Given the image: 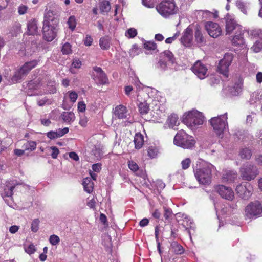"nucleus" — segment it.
<instances>
[{
	"label": "nucleus",
	"mask_w": 262,
	"mask_h": 262,
	"mask_svg": "<svg viewBox=\"0 0 262 262\" xmlns=\"http://www.w3.org/2000/svg\"><path fill=\"white\" fill-rule=\"evenodd\" d=\"M184 221H186L187 223H190V226L189 225V224H187V227H186V229L188 230V232L190 235V238H191V230L192 228V221H191L190 218H189V217H185V220H184Z\"/></svg>",
	"instance_id": "nucleus-59"
},
{
	"label": "nucleus",
	"mask_w": 262,
	"mask_h": 262,
	"mask_svg": "<svg viewBox=\"0 0 262 262\" xmlns=\"http://www.w3.org/2000/svg\"><path fill=\"white\" fill-rule=\"evenodd\" d=\"M194 36L195 38V41L197 42L198 45L200 46L205 45L206 42V39L205 38L202 33V32L201 31L200 28H196Z\"/></svg>",
	"instance_id": "nucleus-28"
},
{
	"label": "nucleus",
	"mask_w": 262,
	"mask_h": 262,
	"mask_svg": "<svg viewBox=\"0 0 262 262\" xmlns=\"http://www.w3.org/2000/svg\"><path fill=\"white\" fill-rule=\"evenodd\" d=\"M69 132L68 127H64V128H59L56 130L48 131L46 133L47 137L50 139H56V138L61 137L64 135L68 134Z\"/></svg>",
	"instance_id": "nucleus-24"
},
{
	"label": "nucleus",
	"mask_w": 262,
	"mask_h": 262,
	"mask_svg": "<svg viewBox=\"0 0 262 262\" xmlns=\"http://www.w3.org/2000/svg\"><path fill=\"white\" fill-rule=\"evenodd\" d=\"M61 118L66 123H72L75 120V115L72 112H64L61 114Z\"/></svg>",
	"instance_id": "nucleus-34"
},
{
	"label": "nucleus",
	"mask_w": 262,
	"mask_h": 262,
	"mask_svg": "<svg viewBox=\"0 0 262 262\" xmlns=\"http://www.w3.org/2000/svg\"><path fill=\"white\" fill-rule=\"evenodd\" d=\"M56 13L53 9L46 8L43 16V21L48 23L54 24L58 26L59 20L56 17Z\"/></svg>",
	"instance_id": "nucleus-21"
},
{
	"label": "nucleus",
	"mask_w": 262,
	"mask_h": 262,
	"mask_svg": "<svg viewBox=\"0 0 262 262\" xmlns=\"http://www.w3.org/2000/svg\"><path fill=\"white\" fill-rule=\"evenodd\" d=\"M134 142L136 148L139 149V148H142L144 143V136L141 133L136 134L134 137Z\"/></svg>",
	"instance_id": "nucleus-31"
},
{
	"label": "nucleus",
	"mask_w": 262,
	"mask_h": 262,
	"mask_svg": "<svg viewBox=\"0 0 262 262\" xmlns=\"http://www.w3.org/2000/svg\"><path fill=\"white\" fill-rule=\"evenodd\" d=\"M260 100H262V93H259V92H256L251 95V103H253V102L257 103Z\"/></svg>",
	"instance_id": "nucleus-50"
},
{
	"label": "nucleus",
	"mask_w": 262,
	"mask_h": 262,
	"mask_svg": "<svg viewBox=\"0 0 262 262\" xmlns=\"http://www.w3.org/2000/svg\"><path fill=\"white\" fill-rule=\"evenodd\" d=\"M67 24L70 29L72 31H74L75 29L77 23L76 18L74 15H71L68 19Z\"/></svg>",
	"instance_id": "nucleus-40"
},
{
	"label": "nucleus",
	"mask_w": 262,
	"mask_h": 262,
	"mask_svg": "<svg viewBox=\"0 0 262 262\" xmlns=\"http://www.w3.org/2000/svg\"><path fill=\"white\" fill-rule=\"evenodd\" d=\"M26 252L28 253L29 254H32L36 251V249L35 248V246L33 244H30L27 247L25 248Z\"/></svg>",
	"instance_id": "nucleus-58"
},
{
	"label": "nucleus",
	"mask_w": 262,
	"mask_h": 262,
	"mask_svg": "<svg viewBox=\"0 0 262 262\" xmlns=\"http://www.w3.org/2000/svg\"><path fill=\"white\" fill-rule=\"evenodd\" d=\"M192 39V30L190 28L188 27L183 33V35L181 38V42L186 47H188V46L191 45Z\"/></svg>",
	"instance_id": "nucleus-23"
},
{
	"label": "nucleus",
	"mask_w": 262,
	"mask_h": 262,
	"mask_svg": "<svg viewBox=\"0 0 262 262\" xmlns=\"http://www.w3.org/2000/svg\"><path fill=\"white\" fill-rule=\"evenodd\" d=\"M157 1H158V0H142V4L144 6L148 8L154 7Z\"/></svg>",
	"instance_id": "nucleus-54"
},
{
	"label": "nucleus",
	"mask_w": 262,
	"mask_h": 262,
	"mask_svg": "<svg viewBox=\"0 0 262 262\" xmlns=\"http://www.w3.org/2000/svg\"><path fill=\"white\" fill-rule=\"evenodd\" d=\"M156 8L162 17L167 18L179 12V8L174 0H163Z\"/></svg>",
	"instance_id": "nucleus-5"
},
{
	"label": "nucleus",
	"mask_w": 262,
	"mask_h": 262,
	"mask_svg": "<svg viewBox=\"0 0 262 262\" xmlns=\"http://www.w3.org/2000/svg\"><path fill=\"white\" fill-rule=\"evenodd\" d=\"M52 101L47 97H43L42 99H37V103L39 106H43L45 104H51Z\"/></svg>",
	"instance_id": "nucleus-51"
},
{
	"label": "nucleus",
	"mask_w": 262,
	"mask_h": 262,
	"mask_svg": "<svg viewBox=\"0 0 262 262\" xmlns=\"http://www.w3.org/2000/svg\"><path fill=\"white\" fill-rule=\"evenodd\" d=\"M245 214L248 218L262 215V204L258 201L250 203L245 208Z\"/></svg>",
	"instance_id": "nucleus-13"
},
{
	"label": "nucleus",
	"mask_w": 262,
	"mask_h": 262,
	"mask_svg": "<svg viewBox=\"0 0 262 262\" xmlns=\"http://www.w3.org/2000/svg\"><path fill=\"white\" fill-rule=\"evenodd\" d=\"M79 124L82 126H86L88 123V119L85 115H81L80 117Z\"/></svg>",
	"instance_id": "nucleus-62"
},
{
	"label": "nucleus",
	"mask_w": 262,
	"mask_h": 262,
	"mask_svg": "<svg viewBox=\"0 0 262 262\" xmlns=\"http://www.w3.org/2000/svg\"><path fill=\"white\" fill-rule=\"evenodd\" d=\"M40 61V59L38 58L37 60H33L25 63L21 68L15 71V74L12 77V80L14 82H17V81H20L23 77L28 74L31 69L36 67Z\"/></svg>",
	"instance_id": "nucleus-7"
},
{
	"label": "nucleus",
	"mask_w": 262,
	"mask_h": 262,
	"mask_svg": "<svg viewBox=\"0 0 262 262\" xmlns=\"http://www.w3.org/2000/svg\"><path fill=\"white\" fill-rule=\"evenodd\" d=\"M204 119L202 112L192 110L183 116V122L188 127L194 130L203 124Z\"/></svg>",
	"instance_id": "nucleus-3"
},
{
	"label": "nucleus",
	"mask_w": 262,
	"mask_h": 262,
	"mask_svg": "<svg viewBox=\"0 0 262 262\" xmlns=\"http://www.w3.org/2000/svg\"><path fill=\"white\" fill-rule=\"evenodd\" d=\"M215 168L212 164L202 162L199 167L193 168L194 176L202 184H209L211 182L212 172Z\"/></svg>",
	"instance_id": "nucleus-2"
},
{
	"label": "nucleus",
	"mask_w": 262,
	"mask_h": 262,
	"mask_svg": "<svg viewBox=\"0 0 262 262\" xmlns=\"http://www.w3.org/2000/svg\"><path fill=\"white\" fill-rule=\"evenodd\" d=\"M93 41V38L91 35H87L84 38V43L86 46H91Z\"/></svg>",
	"instance_id": "nucleus-64"
},
{
	"label": "nucleus",
	"mask_w": 262,
	"mask_h": 262,
	"mask_svg": "<svg viewBox=\"0 0 262 262\" xmlns=\"http://www.w3.org/2000/svg\"><path fill=\"white\" fill-rule=\"evenodd\" d=\"M82 185L85 191L88 193H92L94 189V182L92 181L91 178H85L83 180Z\"/></svg>",
	"instance_id": "nucleus-29"
},
{
	"label": "nucleus",
	"mask_w": 262,
	"mask_h": 262,
	"mask_svg": "<svg viewBox=\"0 0 262 262\" xmlns=\"http://www.w3.org/2000/svg\"><path fill=\"white\" fill-rule=\"evenodd\" d=\"M243 82L238 79L233 85L230 87V93L233 95H238L242 92Z\"/></svg>",
	"instance_id": "nucleus-27"
},
{
	"label": "nucleus",
	"mask_w": 262,
	"mask_h": 262,
	"mask_svg": "<svg viewBox=\"0 0 262 262\" xmlns=\"http://www.w3.org/2000/svg\"><path fill=\"white\" fill-rule=\"evenodd\" d=\"M49 242L52 245H56L60 242V238L58 235H51L49 237Z\"/></svg>",
	"instance_id": "nucleus-56"
},
{
	"label": "nucleus",
	"mask_w": 262,
	"mask_h": 262,
	"mask_svg": "<svg viewBox=\"0 0 262 262\" xmlns=\"http://www.w3.org/2000/svg\"><path fill=\"white\" fill-rule=\"evenodd\" d=\"M215 190L221 196L226 200H232L235 197V193L230 187L219 185L215 186Z\"/></svg>",
	"instance_id": "nucleus-19"
},
{
	"label": "nucleus",
	"mask_w": 262,
	"mask_h": 262,
	"mask_svg": "<svg viewBox=\"0 0 262 262\" xmlns=\"http://www.w3.org/2000/svg\"><path fill=\"white\" fill-rule=\"evenodd\" d=\"M226 33L227 34H235L242 32V27L241 25L236 21L233 15L227 14L226 17Z\"/></svg>",
	"instance_id": "nucleus-10"
},
{
	"label": "nucleus",
	"mask_w": 262,
	"mask_h": 262,
	"mask_svg": "<svg viewBox=\"0 0 262 262\" xmlns=\"http://www.w3.org/2000/svg\"><path fill=\"white\" fill-rule=\"evenodd\" d=\"M205 28L209 35L214 38L219 37L222 34V29L218 23L207 21Z\"/></svg>",
	"instance_id": "nucleus-18"
},
{
	"label": "nucleus",
	"mask_w": 262,
	"mask_h": 262,
	"mask_svg": "<svg viewBox=\"0 0 262 262\" xmlns=\"http://www.w3.org/2000/svg\"><path fill=\"white\" fill-rule=\"evenodd\" d=\"M36 142L32 141V140H28L24 143L22 147L24 149V151H28V150H29L30 151H34L36 148Z\"/></svg>",
	"instance_id": "nucleus-37"
},
{
	"label": "nucleus",
	"mask_w": 262,
	"mask_h": 262,
	"mask_svg": "<svg viewBox=\"0 0 262 262\" xmlns=\"http://www.w3.org/2000/svg\"><path fill=\"white\" fill-rule=\"evenodd\" d=\"M92 153L97 158V159H101L103 155L102 147H101L100 145H98V146H95L94 148L92 149Z\"/></svg>",
	"instance_id": "nucleus-39"
},
{
	"label": "nucleus",
	"mask_w": 262,
	"mask_h": 262,
	"mask_svg": "<svg viewBox=\"0 0 262 262\" xmlns=\"http://www.w3.org/2000/svg\"><path fill=\"white\" fill-rule=\"evenodd\" d=\"M18 183L16 181H10L7 182L5 187H4V191L1 193V195L5 200V202L10 207L15 208L16 204L13 201V193L14 188L18 185Z\"/></svg>",
	"instance_id": "nucleus-8"
},
{
	"label": "nucleus",
	"mask_w": 262,
	"mask_h": 262,
	"mask_svg": "<svg viewBox=\"0 0 262 262\" xmlns=\"http://www.w3.org/2000/svg\"><path fill=\"white\" fill-rule=\"evenodd\" d=\"M236 191L239 196L246 200L251 196L253 188L249 182H243L236 186Z\"/></svg>",
	"instance_id": "nucleus-16"
},
{
	"label": "nucleus",
	"mask_w": 262,
	"mask_h": 262,
	"mask_svg": "<svg viewBox=\"0 0 262 262\" xmlns=\"http://www.w3.org/2000/svg\"><path fill=\"white\" fill-rule=\"evenodd\" d=\"M233 59V54L232 53H226L224 55V58L219 63L218 71L222 74L227 75Z\"/></svg>",
	"instance_id": "nucleus-14"
},
{
	"label": "nucleus",
	"mask_w": 262,
	"mask_h": 262,
	"mask_svg": "<svg viewBox=\"0 0 262 262\" xmlns=\"http://www.w3.org/2000/svg\"><path fill=\"white\" fill-rule=\"evenodd\" d=\"M92 77L95 82L99 84H105L108 81L106 74L102 70V68H99V67H94L93 68Z\"/></svg>",
	"instance_id": "nucleus-17"
},
{
	"label": "nucleus",
	"mask_w": 262,
	"mask_h": 262,
	"mask_svg": "<svg viewBox=\"0 0 262 262\" xmlns=\"http://www.w3.org/2000/svg\"><path fill=\"white\" fill-rule=\"evenodd\" d=\"M191 160L189 158H186L182 160L181 164L183 169H187L189 167Z\"/></svg>",
	"instance_id": "nucleus-60"
},
{
	"label": "nucleus",
	"mask_w": 262,
	"mask_h": 262,
	"mask_svg": "<svg viewBox=\"0 0 262 262\" xmlns=\"http://www.w3.org/2000/svg\"><path fill=\"white\" fill-rule=\"evenodd\" d=\"M241 176L243 179L251 181L254 179L258 174V169L256 166L251 164H247L241 168Z\"/></svg>",
	"instance_id": "nucleus-15"
},
{
	"label": "nucleus",
	"mask_w": 262,
	"mask_h": 262,
	"mask_svg": "<svg viewBox=\"0 0 262 262\" xmlns=\"http://www.w3.org/2000/svg\"><path fill=\"white\" fill-rule=\"evenodd\" d=\"M247 33L251 38H258L251 47L252 50L255 53L262 50V29H254L248 30Z\"/></svg>",
	"instance_id": "nucleus-12"
},
{
	"label": "nucleus",
	"mask_w": 262,
	"mask_h": 262,
	"mask_svg": "<svg viewBox=\"0 0 262 262\" xmlns=\"http://www.w3.org/2000/svg\"><path fill=\"white\" fill-rule=\"evenodd\" d=\"M55 92H56V82L55 81H50L43 93L54 94Z\"/></svg>",
	"instance_id": "nucleus-38"
},
{
	"label": "nucleus",
	"mask_w": 262,
	"mask_h": 262,
	"mask_svg": "<svg viewBox=\"0 0 262 262\" xmlns=\"http://www.w3.org/2000/svg\"><path fill=\"white\" fill-rule=\"evenodd\" d=\"M128 166L129 168H130V169L132 170V171H137V170H138L139 168L138 164L135 163V162H134V161L133 160H130L128 161Z\"/></svg>",
	"instance_id": "nucleus-57"
},
{
	"label": "nucleus",
	"mask_w": 262,
	"mask_h": 262,
	"mask_svg": "<svg viewBox=\"0 0 262 262\" xmlns=\"http://www.w3.org/2000/svg\"><path fill=\"white\" fill-rule=\"evenodd\" d=\"M61 52L63 54H71L72 52V45L68 42H66L62 45Z\"/></svg>",
	"instance_id": "nucleus-43"
},
{
	"label": "nucleus",
	"mask_w": 262,
	"mask_h": 262,
	"mask_svg": "<svg viewBox=\"0 0 262 262\" xmlns=\"http://www.w3.org/2000/svg\"><path fill=\"white\" fill-rule=\"evenodd\" d=\"M178 119L179 117L177 115L171 114L168 117L166 121V123L164 125L165 128H170V129H178L177 126L180 123Z\"/></svg>",
	"instance_id": "nucleus-22"
},
{
	"label": "nucleus",
	"mask_w": 262,
	"mask_h": 262,
	"mask_svg": "<svg viewBox=\"0 0 262 262\" xmlns=\"http://www.w3.org/2000/svg\"><path fill=\"white\" fill-rule=\"evenodd\" d=\"M239 155L242 159H250L252 156V151L248 148H244L240 151Z\"/></svg>",
	"instance_id": "nucleus-42"
},
{
	"label": "nucleus",
	"mask_w": 262,
	"mask_h": 262,
	"mask_svg": "<svg viewBox=\"0 0 262 262\" xmlns=\"http://www.w3.org/2000/svg\"><path fill=\"white\" fill-rule=\"evenodd\" d=\"M158 155V150L155 146H149L148 149V155L150 158H156Z\"/></svg>",
	"instance_id": "nucleus-48"
},
{
	"label": "nucleus",
	"mask_w": 262,
	"mask_h": 262,
	"mask_svg": "<svg viewBox=\"0 0 262 262\" xmlns=\"http://www.w3.org/2000/svg\"><path fill=\"white\" fill-rule=\"evenodd\" d=\"M78 96L77 93L75 91H69L65 95V97H68L72 103H75L76 101Z\"/></svg>",
	"instance_id": "nucleus-46"
},
{
	"label": "nucleus",
	"mask_w": 262,
	"mask_h": 262,
	"mask_svg": "<svg viewBox=\"0 0 262 262\" xmlns=\"http://www.w3.org/2000/svg\"><path fill=\"white\" fill-rule=\"evenodd\" d=\"M235 5L237 9H239L241 12L245 14H248V4L247 2H245V1L242 0H236Z\"/></svg>",
	"instance_id": "nucleus-32"
},
{
	"label": "nucleus",
	"mask_w": 262,
	"mask_h": 262,
	"mask_svg": "<svg viewBox=\"0 0 262 262\" xmlns=\"http://www.w3.org/2000/svg\"><path fill=\"white\" fill-rule=\"evenodd\" d=\"M137 29H135V28H130L126 31L125 35L126 37H128V38H134V37L137 36Z\"/></svg>",
	"instance_id": "nucleus-44"
},
{
	"label": "nucleus",
	"mask_w": 262,
	"mask_h": 262,
	"mask_svg": "<svg viewBox=\"0 0 262 262\" xmlns=\"http://www.w3.org/2000/svg\"><path fill=\"white\" fill-rule=\"evenodd\" d=\"M127 112V111L125 106L122 105V104H119L116 106L114 111L116 117L120 119L125 118V117H126Z\"/></svg>",
	"instance_id": "nucleus-26"
},
{
	"label": "nucleus",
	"mask_w": 262,
	"mask_h": 262,
	"mask_svg": "<svg viewBox=\"0 0 262 262\" xmlns=\"http://www.w3.org/2000/svg\"><path fill=\"white\" fill-rule=\"evenodd\" d=\"M176 66L175 59L170 51H165L162 54L161 59L159 62V67L162 69L174 68Z\"/></svg>",
	"instance_id": "nucleus-11"
},
{
	"label": "nucleus",
	"mask_w": 262,
	"mask_h": 262,
	"mask_svg": "<svg viewBox=\"0 0 262 262\" xmlns=\"http://www.w3.org/2000/svg\"><path fill=\"white\" fill-rule=\"evenodd\" d=\"M242 32L236 33L232 39V42L233 45L243 47L245 45V41L243 37L242 36Z\"/></svg>",
	"instance_id": "nucleus-33"
},
{
	"label": "nucleus",
	"mask_w": 262,
	"mask_h": 262,
	"mask_svg": "<svg viewBox=\"0 0 262 262\" xmlns=\"http://www.w3.org/2000/svg\"><path fill=\"white\" fill-rule=\"evenodd\" d=\"M237 178V172L235 171H226L223 173V181L232 182Z\"/></svg>",
	"instance_id": "nucleus-30"
},
{
	"label": "nucleus",
	"mask_w": 262,
	"mask_h": 262,
	"mask_svg": "<svg viewBox=\"0 0 262 262\" xmlns=\"http://www.w3.org/2000/svg\"><path fill=\"white\" fill-rule=\"evenodd\" d=\"M111 9V5L109 1H103L100 4V10L101 12H108Z\"/></svg>",
	"instance_id": "nucleus-41"
},
{
	"label": "nucleus",
	"mask_w": 262,
	"mask_h": 262,
	"mask_svg": "<svg viewBox=\"0 0 262 262\" xmlns=\"http://www.w3.org/2000/svg\"><path fill=\"white\" fill-rule=\"evenodd\" d=\"M191 70L194 74L196 75L201 79L205 78L207 75L208 69L207 67L203 64L200 60L195 62L191 67Z\"/></svg>",
	"instance_id": "nucleus-20"
},
{
	"label": "nucleus",
	"mask_w": 262,
	"mask_h": 262,
	"mask_svg": "<svg viewBox=\"0 0 262 262\" xmlns=\"http://www.w3.org/2000/svg\"><path fill=\"white\" fill-rule=\"evenodd\" d=\"M227 119V113H225L216 117H213L209 120L214 132L219 137H223L225 132L228 130Z\"/></svg>",
	"instance_id": "nucleus-4"
},
{
	"label": "nucleus",
	"mask_w": 262,
	"mask_h": 262,
	"mask_svg": "<svg viewBox=\"0 0 262 262\" xmlns=\"http://www.w3.org/2000/svg\"><path fill=\"white\" fill-rule=\"evenodd\" d=\"M144 47L147 50H155L157 47V45L154 41H146L144 43Z\"/></svg>",
	"instance_id": "nucleus-52"
},
{
	"label": "nucleus",
	"mask_w": 262,
	"mask_h": 262,
	"mask_svg": "<svg viewBox=\"0 0 262 262\" xmlns=\"http://www.w3.org/2000/svg\"><path fill=\"white\" fill-rule=\"evenodd\" d=\"M171 251L176 254H182L184 252L183 247L177 242H172L171 244Z\"/></svg>",
	"instance_id": "nucleus-35"
},
{
	"label": "nucleus",
	"mask_w": 262,
	"mask_h": 262,
	"mask_svg": "<svg viewBox=\"0 0 262 262\" xmlns=\"http://www.w3.org/2000/svg\"><path fill=\"white\" fill-rule=\"evenodd\" d=\"M39 223L40 221L39 219H34L33 220L31 224V229L33 232H36V231H38L39 229Z\"/></svg>",
	"instance_id": "nucleus-53"
},
{
	"label": "nucleus",
	"mask_w": 262,
	"mask_h": 262,
	"mask_svg": "<svg viewBox=\"0 0 262 262\" xmlns=\"http://www.w3.org/2000/svg\"><path fill=\"white\" fill-rule=\"evenodd\" d=\"M100 47L102 50H108L111 46V38L108 36H104L100 38Z\"/></svg>",
	"instance_id": "nucleus-36"
},
{
	"label": "nucleus",
	"mask_w": 262,
	"mask_h": 262,
	"mask_svg": "<svg viewBox=\"0 0 262 262\" xmlns=\"http://www.w3.org/2000/svg\"><path fill=\"white\" fill-rule=\"evenodd\" d=\"M102 168L101 163H95L92 165V170L95 172H100Z\"/></svg>",
	"instance_id": "nucleus-63"
},
{
	"label": "nucleus",
	"mask_w": 262,
	"mask_h": 262,
	"mask_svg": "<svg viewBox=\"0 0 262 262\" xmlns=\"http://www.w3.org/2000/svg\"><path fill=\"white\" fill-rule=\"evenodd\" d=\"M195 142L194 137L189 135L183 130L178 131L173 139V143L175 145L184 148H192L194 146Z\"/></svg>",
	"instance_id": "nucleus-6"
},
{
	"label": "nucleus",
	"mask_w": 262,
	"mask_h": 262,
	"mask_svg": "<svg viewBox=\"0 0 262 262\" xmlns=\"http://www.w3.org/2000/svg\"><path fill=\"white\" fill-rule=\"evenodd\" d=\"M137 89L139 112L142 117L149 111L150 98L152 99V111L160 117L165 115V99L161 97L160 92L156 89L143 86L141 83L137 84Z\"/></svg>",
	"instance_id": "nucleus-1"
},
{
	"label": "nucleus",
	"mask_w": 262,
	"mask_h": 262,
	"mask_svg": "<svg viewBox=\"0 0 262 262\" xmlns=\"http://www.w3.org/2000/svg\"><path fill=\"white\" fill-rule=\"evenodd\" d=\"M48 151H51V155L53 159H56L59 153V150L56 146H51L50 147H47Z\"/></svg>",
	"instance_id": "nucleus-49"
},
{
	"label": "nucleus",
	"mask_w": 262,
	"mask_h": 262,
	"mask_svg": "<svg viewBox=\"0 0 262 262\" xmlns=\"http://www.w3.org/2000/svg\"><path fill=\"white\" fill-rule=\"evenodd\" d=\"M21 31V26L19 23H17L16 25H14L12 27V29L10 31V33L12 36H17V34H20Z\"/></svg>",
	"instance_id": "nucleus-45"
},
{
	"label": "nucleus",
	"mask_w": 262,
	"mask_h": 262,
	"mask_svg": "<svg viewBox=\"0 0 262 262\" xmlns=\"http://www.w3.org/2000/svg\"><path fill=\"white\" fill-rule=\"evenodd\" d=\"M37 21L35 19H31L27 23V33L29 35H35L38 33Z\"/></svg>",
	"instance_id": "nucleus-25"
},
{
	"label": "nucleus",
	"mask_w": 262,
	"mask_h": 262,
	"mask_svg": "<svg viewBox=\"0 0 262 262\" xmlns=\"http://www.w3.org/2000/svg\"><path fill=\"white\" fill-rule=\"evenodd\" d=\"M81 62L79 59H74L72 61V67L70 68V71L72 73H75L76 71L74 68H80Z\"/></svg>",
	"instance_id": "nucleus-47"
},
{
	"label": "nucleus",
	"mask_w": 262,
	"mask_h": 262,
	"mask_svg": "<svg viewBox=\"0 0 262 262\" xmlns=\"http://www.w3.org/2000/svg\"><path fill=\"white\" fill-rule=\"evenodd\" d=\"M58 29L59 26L43 21L42 33L43 39L47 41H52L56 37Z\"/></svg>",
	"instance_id": "nucleus-9"
},
{
	"label": "nucleus",
	"mask_w": 262,
	"mask_h": 262,
	"mask_svg": "<svg viewBox=\"0 0 262 262\" xmlns=\"http://www.w3.org/2000/svg\"><path fill=\"white\" fill-rule=\"evenodd\" d=\"M200 13H201L203 18H211L212 17H214V14L213 12L208 11V10H201Z\"/></svg>",
	"instance_id": "nucleus-55"
},
{
	"label": "nucleus",
	"mask_w": 262,
	"mask_h": 262,
	"mask_svg": "<svg viewBox=\"0 0 262 262\" xmlns=\"http://www.w3.org/2000/svg\"><path fill=\"white\" fill-rule=\"evenodd\" d=\"M28 9V7L27 6L21 4V5L19 6L18 8V13L19 14H24L27 12Z\"/></svg>",
	"instance_id": "nucleus-61"
}]
</instances>
